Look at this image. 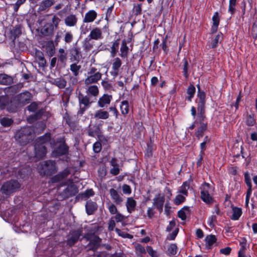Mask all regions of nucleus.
Listing matches in <instances>:
<instances>
[{"label": "nucleus", "instance_id": "1", "mask_svg": "<svg viewBox=\"0 0 257 257\" xmlns=\"http://www.w3.org/2000/svg\"><path fill=\"white\" fill-rule=\"evenodd\" d=\"M12 98L13 104L9 106V109L10 111L16 112L18 108L30 103L31 94L29 92L26 91L16 95Z\"/></svg>", "mask_w": 257, "mask_h": 257}, {"label": "nucleus", "instance_id": "2", "mask_svg": "<svg viewBox=\"0 0 257 257\" xmlns=\"http://www.w3.org/2000/svg\"><path fill=\"white\" fill-rule=\"evenodd\" d=\"M34 138V131L31 126H26L17 131L15 139L21 145H25L32 141Z\"/></svg>", "mask_w": 257, "mask_h": 257}, {"label": "nucleus", "instance_id": "3", "mask_svg": "<svg viewBox=\"0 0 257 257\" xmlns=\"http://www.w3.org/2000/svg\"><path fill=\"white\" fill-rule=\"evenodd\" d=\"M77 98L79 108L77 114L79 116H82L85 111L90 107L93 101L91 100L88 95H84L81 92L77 94Z\"/></svg>", "mask_w": 257, "mask_h": 257}, {"label": "nucleus", "instance_id": "4", "mask_svg": "<svg viewBox=\"0 0 257 257\" xmlns=\"http://www.w3.org/2000/svg\"><path fill=\"white\" fill-rule=\"evenodd\" d=\"M38 169L41 175L46 176H51L57 171L56 163L52 160L41 162L38 166Z\"/></svg>", "mask_w": 257, "mask_h": 257}, {"label": "nucleus", "instance_id": "5", "mask_svg": "<svg viewBox=\"0 0 257 257\" xmlns=\"http://www.w3.org/2000/svg\"><path fill=\"white\" fill-rule=\"evenodd\" d=\"M20 187V184L17 180H12L5 183L1 188L3 194L9 195Z\"/></svg>", "mask_w": 257, "mask_h": 257}, {"label": "nucleus", "instance_id": "6", "mask_svg": "<svg viewBox=\"0 0 257 257\" xmlns=\"http://www.w3.org/2000/svg\"><path fill=\"white\" fill-rule=\"evenodd\" d=\"M201 190V198L207 204H211L213 202V198L210 194L211 188L208 183H204L200 188Z\"/></svg>", "mask_w": 257, "mask_h": 257}, {"label": "nucleus", "instance_id": "7", "mask_svg": "<svg viewBox=\"0 0 257 257\" xmlns=\"http://www.w3.org/2000/svg\"><path fill=\"white\" fill-rule=\"evenodd\" d=\"M59 142V145L56 147L52 152V154L55 157L65 155L68 154L69 151V147L65 143L64 138H60Z\"/></svg>", "mask_w": 257, "mask_h": 257}, {"label": "nucleus", "instance_id": "8", "mask_svg": "<svg viewBox=\"0 0 257 257\" xmlns=\"http://www.w3.org/2000/svg\"><path fill=\"white\" fill-rule=\"evenodd\" d=\"M81 235L82 230L81 229L74 230L70 231L67 240V244L69 246L73 245L77 242Z\"/></svg>", "mask_w": 257, "mask_h": 257}, {"label": "nucleus", "instance_id": "9", "mask_svg": "<svg viewBox=\"0 0 257 257\" xmlns=\"http://www.w3.org/2000/svg\"><path fill=\"white\" fill-rule=\"evenodd\" d=\"M70 60L72 62L78 63L81 58V53L80 49L74 47L69 50Z\"/></svg>", "mask_w": 257, "mask_h": 257}, {"label": "nucleus", "instance_id": "10", "mask_svg": "<svg viewBox=\"0 0 257 257\" xmlns=\"http://www.w3.org/2000/svg\"><path fill=\"white\" fill-rule=\"evenodd\" d=\"M102 74L97 73L93 74H87V77L84 80V84L85 86H88L92 84L96 83L101 79Z\"/></svg>", "mask_w": 257, "mask_h": 257}, {"label": "nucleus", "instance_id": "11", "mask_svg": "<svg viewBox=\"0 0 257 257\" xmlns=\"http://www.w3.org/2000/svg\"><path fill=\"white\" fill-rule=\"evenodd\" d=\"M153 201V205L155 206L160 212H162L165 202L164 195L159 193L156 195Z\"/></svg>", "mask_w": 257, "mask_h": 257}, {"label": "nucleus", "instance_id": "12", "mask_svg": "<svg viewBox=\"0 0 257 257\" xmlns=\"http://www.w3.org/2000/svg\"><path fill=\"white\" fill-rule=\"evenodd\" d=\"M90 40H99L103 38L102 30L98 27H93L88 35Z\"/></svg>", "mask_w": 257, "mask_h": 257}, {"label": "nucleus", "instance_id": "13", "mask_svg": "<svg viewBox=\"0 0 257 257\" xmlns=\"http://www.w3.org/2000/svg\"><path fill=\"white\" fill-rule=\"evenodd\" d=\"M13 104L12 98L10 99L8 96H0V109L1 110L7 109V111L9 112H14L9 110V107Z\"/></svg>", "mask_w": 257, "mask_h": 257}, {"label": "nucleus", "instance_id": "14", "mask_svg": "<svg viewBox=\"0 0 257 257\" xmlns=\"http://www.w3.org/2000/svg\"><path fill=\"white\" fill-rule=\"evenodd\" d=\"M109 163L112 167L110 169V173L113 176H116L119 174L121 169L118 163V160L115 158H112Z\"/></svg>", "mask_w": 257, "mask_h": 257}, {"label": "nucleus", "instance_id": "15", "mask_svg": "<svg viewBox=\"0 0 257 257\" xmlns=\"http://www.w3.org/2000/svg\"><path fill=\"white\" fill-rule=\"evenodd\" d=\"M109 193L113 202L117 205H121L123 199L122 197V194H119L118 192L114 189L111 188L109 190Z\"/></svg>", "mask_w": 257, "mask_h": 257}, {"label": "nucleus", "instance_id": "16", "mask_svg": "<svg viewBox=\"0 0 257 257\" xmlns=\"http://www.w3.org/2000/svg\"><path fill=\"white\" fill-rule=\"evenodd\" d=\"M101 242V238H100L98 236H94L87 245V250H92L95 251L99 247Z\"/></svg>", "mask_w": 257, "mask_h": 257}, {"label": "nucleus", "instance_id": "17", "mask_svg": "<svg viewBox=\"0 0 257 257\" xmlns=\"http://www.w3.org/2000/svg\"><path fill=\"white\" fill-rule=\"evenodd\" d=\"M112 99V96L107 94H104L100 97L97 102L98 106L100 107H107Z\"/></svg>", "mask_w": 257, "mask_h": 257}, {"label": "nucleus", "instance_id": "18", "mask_svg": "<svg viewBox=\"0 0 257 257\" xmlns=\"http://www.w3.org/2000/svg\"><path fill=\"white\" fill-rule=\"evenodd\" d=\"M121 64L122 62L119 58L116 57L113 59L112 64V71L110 72L111 75L114 77H116L118 75L119 69L121 67Z\"/></svg>", "mask_w": 257, "mask_h": 257}, {"label": "nucleus", "instance_id": "19", "mask_svg": "<svg viewBox=\"0 0 257 257\" xmlns=\"http://www.w3.org/2000/svg\"><path fill=\"white\" fill-rule=\"evenodd\" d=\"M98 205L97 203L91 200H88L85 204V209L86 213L88 215L93 214L94 212L97 210Z\"/></svg>", "mask_w": 257, "mask_h": 257}, {"label": "nucleus", "instance_id": "20", "mask_svg": "<svg viewBox=\"0 0 257 257\" xmlns=\"http://www.w3.org/2000/svg\"><path fill=\"white\" fill-rule=\"evenodd\" d=\"M70 174V170L68 168H66L62 172H60L52 177L51 181L52 183H57L66 178Z\"/></svg>", "mask_w": 257, "mask_h": 257}, {"label": "nucleus", "instance_id": "21", "mask_svg": "<svg viewBox=\"0 0 257 257\" xmlns=\"http://www.w3.org/2000/svg\"><path fill=\"white\" fill-rule=\"evenodd\" d=\"M97 17V13L96 11L93 10H89L85 14L83 22L85 23H92L96 19Z\"/></svg>", "mask_w": 257, "mask_h": 257}, {"label": "nucleus", "instance_id": "22", "mask_svg": "<svg viewBox=\"0 0 257 257\" xmlns=\"http://www.w3.org/2000/svg\"><path fill=\"white\" fill-rule=\"evenodd\" d=\"M50 140L51 134L50 133H46L36 140L35 146H45V144L49 143Z\"/></svg>", "mask_w": 257, "mask_h": 257}, {"label": "nucleus", "instance_id": "23", "mask_svg": "<svg viewBox=\"0 0 257 257\" xmlns=\"http://www.w3.org/2000/svg\"><path fill=\"white\" fill-rule=\"evenodd\" d=\"M87 133L88 136L92 137H95V136L99 137L101 135L100 128L98 125H89L87 130Z\"/></svg>", "mask_w": 257, "mask_h": 257}, {"label": "nucleus", "instance_id": "24", "mask_svg": "<svg viewBox=\"0 0 257 257\" xmlns=\"http://www.w3.org/2000/svg\"><path fill=\"white\" fill-rule=\"evenodd\" d=\"M54 26L51 23L46 24L42 28L41 34L46 36H52L54 33Z\"/></svg>", "mask_w": 257, "mask_h": 257}, {"label": "nucleus", "instance_id": "25", "mask_svg": "<svg viewBox=\"0 0 257 257\" xmlns=\"http://www.w3.org/2000/svg\"><path fill=\"white\" fill-rule=\"evenodd\" d=\"M86 95L90 96L97 97L99 94V89L97 85H90L86 86Z\"/></svg>", "mask_w": 257, "mask_h": 257}, {"label": "nucleus", "instance_id": "26", "mask_svg": "<svg viewBox=\"0 0 257 257\" xmlns=\"http://www.w3.org/2000/svg\"><path fill=\"white\" fill-rule=\"evenodd\" d=\"M35 157L38 159H42L47 154V149L45 146H34Z\"/></svg>", "mask_w": 257, "mask_h": 257}, {"label": "nucleus", "instance_id": "27", "mask_svg": "<svg viewBox=\"0 0 257 257\" xmlns=\"http://www.w3.org/2000/svg\"><path fill=\"white\" fill-rule=\"evenodd\" d=\"M35 59L38 62L39 67H44L46 66V60L44 58L43 53L40 50H36Z\"/></svg>", "mask_w": 257, "mask_h": 257}, {"label": "nucleus", "instance_id": "28", "mask_svg": "<svg viewBox=\"0 0 257 257\" xmlns=\"http://www.w3.org/2000/svg\"><path fill=\"white\" fill-rule=\"evenodd\" d=\"M78 192V189L74 185H70L64 190L63 195L66 197L73 196Z\"/></svg>", "mask_w": 257, "mask_h": 257}, {"label": "nucleus", "instance_id": "29", "mask_svg": "<svg viewBox=\"0 0 257 257\" xmlns=\"http://www.w3.org/2000/svg\"><path fill=\"white\" fill-rule=\"evenodd\" d=\"M55 3L54 0H43L40 3L39 8L38 9V12H43L47 9H48Z\"/></svg>", "mask_w": 257, "mask_h": 257}, {"label": "nucleus", "instance_id": "30", "mask_svg": "<svg viewBox=\"0 0 257 257\" xmlns=\"http://www.w3.org/2000/svg\"><path fill=\"white\" fill-rule=\"evenodd\" d=\"M78 19L76 15L70 14L66 17L64 19L65 25L68 27H74L77 23Z\"/></svg>", "mask_w": 257, "mask_h": 257}, {"label": "nucleus", "instance_id": "31", "mask_svg": "<svg viewBox=\"0 0 257 257\" xmlns=\"http://www.w3.org/2000/svg\"><path fill=\"white\" fill-rule=\"evenodd\" d=\"M13 83V78L12 76L5 73L0 74V84L10 85Z\"/></svg>", "mask_w": 257, "mask_h": 257}, {"label": "nucleus", "instance_id": "32", "mask_svg": "<svg viewBox=\"0 0 257 257\" xmlns=\"http://www.w3.org/2000/svg\"><path fill=\"white\" fill-rule=\"evenodd\" d=\"M213 25L211 27V31L212 33L217 32L219 24L220 18L218 12H215L212 17Z\"/></svg>", "mask_w": 257, "mask_h": 257}, {"label": "nucleus", "instance_id": "33", "mask_svg": "<svg viewBox=\"0 0 257 257\" xmlns=\"http://www.w3.org/2000/svg\"><path fill=\"white\" fill-rule=\"evenodd\" d=\"M217 238L214 235H208L205 238V245L207 249H211L214 243H216Z\"/></svg>", "mask_w": 257, "mask_h": 257}, {"label": "nucleus", "instance_id": "34", "mask_svg": "<svg viewBox=\"0 0 257 257\" xmlns=\"http://www.w3.org/2000/svg\"><path fill=\"white\" fill-rule=\"evenodd\" d=\"M129 42V41L127 42L125 39L123 40L122 41L120 48V54H119L120 56L122 58H126L127 57L129 48L127 46V43Z\"/></svg>", "mask_w": 257, "mask_h": 257}, {"label": "nucleus", "instance_id": "35", "mask_svg": "<svg viewBox=\"0 0 257 257\" xmlns=\"http://www.w3.org/2000/svg\"><path fill=\"white\" fill-rule=\"evenodd\" d=\"M120 110L121 114L125 116L130 111V104L127 100H123L120 104Z\"/></svg>", "mask_w": 257, "mask_h": 257}, {"label": "nucleus", "instance_id": "36", "mask_svg": "<svg viewBox=\"0 0 257 257\" xmlns=\"http://www.w3.org/2000/svg\"><path fill=\"white\" fill-rule=\"evenodd\" d=\"M136 204V201L132 197L127 198L126 206L127 210L129 213H132L135 211Z\"/></svg>", "mask_w": 257, "mask_h": 257}, {"label": "nucleus", "instance_id": "37", "mask_svg": "<svg viewBox=\"0 0 257 257\" xmlns=\"http://www.w3.org/2000/svg\"><path fill=\"white\" fill-rule=\"evenodd\" d=\"M52 83L60 89H62L65 87L66 86L67 82L65 79L63 78H57L54 79L52 81Z\"/></svg>", "mask_w": 257, "mask_h": 257}, {"label": "nucleus", "instance_id": "38", "mask_svg": "<svg viewBox=\"0 0 257 257\" xmlns=\"http://www.w3.org/2000/svg\"><path fill=\"white\" fill-rule=\"evenodd\" d=\"M198 89L197 96L199 99L198 103H206L205 97L206 94L204 91L201 90L200 86L199 84L197 85Z\"/></svg>", "mask_w": 257, "mask_h": 257}, {"label": "nucleus", "instance_id": "39", "mask_svg": "<svg viewBox=\"0 0 257 257\" xmlns=\"http://www.w3.org/2000/svg\"><path fill=\"white\" fill-rule=\"evenodd\" d=\"M109 116V113L102 109L96 111L94 114V117L98 119H106Z\"/></svg>", "mask_w": 257, "mask_h": 257}, {"label": "nucleus", "instance_id": "40", "mask_svg": "<svg viewBox=\"0 0 257 257\" xmlns=\"http://www.w3.org/2000/svg\"><path fill=\"white\" fill-rule=\"evenodd\" d=\"M232 210V215L231 219L233 220H238L242 214V209L237 207H233Z\"/></svg>", "mask_w": 257, "mask_h": 257}, {"label": "nucleus", "instance_id": "41", "mask_svg": "<svg viewBox=\"0 0 257 257\" xmlns=\"http://www.w3.org/2000/svg\"><path fill=\"white\" fill-rule=\"evenodd\" d=\"M190 181H186L183 182L179 189V192L187 196L188 195V190L190 188Z\"/></svg>", "mask_w": 257, "mask_h": 257}, {"label": "nucleus", "instance_id": "42", "mask_svg": "<svg viewBox=\"0 0 257 257\" xmlns=\"http://www.w3.org/2000/svg\"><path fill=\"white\" fill-rule=\"evenodd\" d=\"M78 63L74 62L70 65V70L72 72L73 75L79 76L80 72L81 65H78Z\"/></svg>", "mask_w": 257, "mask_h": 257}, {"label": "nucleus", "instance_id": "43", "mask_svg": "<svg viewBox=\"0 0 257 257\" xmlns=\"http://www.w3.org/2000/svg\"><path fill=\"white\" fill-rule=\"evenodd\" d=\"M200 125L199 127L195 133V136L198 139H200L203 136L204 133L207 128V124H202Z\"/></svg>", "mask_w": 257, "mask_h": 257}, {"label": "nucleus", "instance_id": "44", "mask_svg": "<svg viewBox=\"0 0 257 257\" xmlns=\"http://www.w3.org/2000/svg\"><path fill=\"white\" fill-rule=\"evenodd\" d=\"M254 117V114H246L245 122L247 126H252L256 123V120Z\"/></svg>", "mask_w": 257, "mask_h": 257}, {"label": "nucleus", "instance_id": "45", "mask_svg": "<svg viewBox=\"0 0 257 257\" xmlns=\"http://www.w3.org/2000/svg\"><path fill=\"white\" fill-rule=\"evenodd\" d=\"M46 53L49 56L52 57L55 53V47L53 42H48L46 45Z\"/></svg>", "mask_w": 257, "mask_h": 257}, {"label": "nucleus", "instance_id": "46", "mask_svg": "<svg viewBox=\"0 0 257 257\" xmlns=\"http://www.w3.org/2000/svg\"><path fill=\"white\" fill-rule=\"evenodd\" d=\"M195 91V87L193 85L190 84L187 90V93L188 96H187L186 99L188 101H191L192 98L194 97Z\"/></svg>", "mask_w": 257, "mask_h": 257}, {"label": "nucleus", "instance_id": "47", "mask_svg": "<svg viewBox=\"0 0 257 257\" xmlns=\"http://www.w3.org/2000/svg\"><path fill=\"white\" fill-rule=\"evenodd\" d=\"M14 122L13 120L9 117H4L0 118V123L4 127H9Z\"/></svg>", "mask_w": 257, "mask_h": 257}, {"label": "nucleus", "instance_id": "48", "mask_svg": "<svg viewBox=\"0 0 257 257\" xmlns=\"http://www.w3.org/2000/svg\"><path fill=\"white\" fill-rule=\"evenodd\" d=\"M119 44V40L117 39L112 44L111 47L110 54L112 57H114L117 52Z\"/></svg>", "mask_w": 257, "mask_h": 257}, {"label": "nucleus", "instance_id": "49", "mask_svg": "<svg viewBox=\"0 0 257 257\" xmlns=\"http://www.w3.org/2000/svg\"><path fill=\"white\" fill-rule=\"evenodd\" d=\"M177 249L178 248L177 245L175 243H172L168 247L167 253L170 256L174 255L177 253Z\"/></svg>", "mask_w": 257, "mask_h": 257}, {"label": "nucleus", "instance_id": "50", "mask_svg": "<svg viewBox=\"0 0 257 257\" xmlns=\"http://www.w3.org/2000/svg\"><path fill=\"white\" fill-rule=\"evenodd\" d=\"M244 181L248 187L247 191L252 192V184L248 172H245L244 173Z\"/></svg>", "mask_w": 257, "mask_h": 257}, {"label": "nucleus", "instance_id": "51", "mask_svg": "<svg viewBox=\"0 0 257 257\" xmlns=\"http://www.w3.org/2000/svg\"><path fill=\"white\" fill-rule=\"evenodd\" d=\"M237 0H229L228 12L231 15H233L235 12V6Z\"/></svg>", "mask_w": 257, "mask_h": 257}, {"label": "nucleus", "instance_id": "52", "mask_svg": "<svg viewBox=\"0 0 257 257\" xmlns=\"http://www.w3.org/2000/svg\"><path fill=\"white\" fill-rule=\"evenodd\" d=\"M197 119H198V123L200 124H207V122L206 121V117L205 116V113H198Z\"/></svg>", "mask_w": 257, "mask_h": 257}, {"label": "nucleus", "instance_id": "53", "mask_svg": "<svg viewBox=\"0 0 257 257\" xmlns=\"http://www.w3.org/2000/svg\"><path fill=\"white\" fill-rule=\"evenodd\" d=\"M183 75L185 77V78H188L189 76V73L188 72V68H189V65L188 61L186 58H184L183 59Z\"/></svg>", "mask_w": 257, "mask_h": 257}, {"label": "nucleus", "instance_id": "54", "mask_svg": "<svg viewBox=\"0 0 257 257\" xmlns=\"http://www.w3.org/2000/svg\"><path fill=\"white\" fill-rule=\"evenodd\" d=\"M185 200V197L181 194L177 195L174 200V203L176 205H179L184 202Z\"/></svg>", "mask_w": 257, "mask_h": 257}, {"label": "nucleus", "instance_id": "55", "mask_svg": "<svg viewBox=\"0 0 257 257\" xmlns=\"http://www.w3.org/2000/svg\"><path fill=\"white\" fill-rule=\"evenodd\" d=\"M221 37V34L217 35L211 43V48H215L218 46V43Z\"/></svg>", "mask_w": 257, "mask_h": 257}, {"label": "nucleus", "instance_id": "56", "mask_svg": "<svg viewBox=\"0 0 257 257\" xmlns=\"http://www.w3.org/2000/svg\"><path fill=\"white\" fill-rule=\"evenodd\" d=\"M115 231L119 236H120L123 238H131L133 237L132 235H130V234L127 233L125 232H123L120 229H119L117 228H116L115 229Z\"/></svg>", "mask_w": 257, "mask_h": 257}, {"label": "nucleus", "instance_id": "57", "mask_svg": "<svg viewBox=\"0 0 257 257\" xmlns=\"http://www.w3.org/2000/svg\"><path fill=\"white\" fill-rule=\"evenodd\" d=\"M94 194L92 189H88L84 192L81 193V196L82 198H88L90 196H93Z\"/></svg>", "mask_w": 257, "mask_h": 257}, {"label": "nucleus", "instance_id": "58", "mask_svg": "<svg viewBox=\"0 0 257 257\" xmlns=\"http://www.w3.org/2000/svg\"><path fill=\"white\" fill-rule=\"evenodd\" d=\"M102 149V145L100 142H96L93 145V150L95 153H99Z\"/></svg>", "mask_w": 257, "mask_h": 257}, {"label": "nucleus", "instance_id": "59", "mask_svg": "<svg viewBox=\"0 0 257 257\" xmlns=\"http://www.w3.org/2000/svg\"><path fill=\"white\" fill-rule=\"evenodd\" d=\"M216 222V216L212 215L208 218V223L210 227H214Z\"/></svg>", "mask_w": 257, "mask_h": 257}, {"label": "nucleus", "instance_id": "60", "mask_svg": "<svg viewBox=\"0 0 257 257\" xmlns=\"http://www.w3.org/2000/svg\"><path fill=\"white\" fill-rule=\"evenodd\" d=\"M146 250L149 255L152 257H158V255L157 251L153 249L151 246H147Z\"/></svg>", "mask_w": 257, "mask_h": 257}, {"label": "nucleus", "instance_id": "61", "mask_svg": "<svg viewBox=\"0 0 257 257\" xmlns=\"http://www.w3.org/2000/svg\"><path fill=\"white\" fill-rule=\"evenodd\" d=\"M73 39V36L70 32H67L64 36V41L66 43H71Z\"/></svg>", "mask_w": 257, "mask_h": 257}, {"label": "nucleus", "instance_id": "62", "mask_svg": "<svg viewBox=\"0 0 257 257\" xmlns=\"http://www.w3.org/2000/svg\"><path fill=\"white\" fill-rule=\"evenodd\" d=\"M179 229L176 228L171 233H170L167 237V239L169 240H174L178 233Z\"/></svg>", "mask_w": 257, "mask_h": 257}, {"label": "nucleus", "instance_id": "63", "mask_svg": "<svg viewBox=\"0 0 257 257\" xmlns=\"http://www.w3.org/2000/svg\"><path fill=\"white\" fill-rule=\"evenodd\" d=\"M101 85L106 90H110L112 89V85L108 81L102 80L101 82Z\"/></svg>", "mask_w": 257, "mask_h": 257}, {"label": "nucleus", "instance_id": "64", "mask_svg": "<svg viewBox=\"0 0 257 257\" xmlns=\"http://www.w3.org/2000/svg\"><path fill=\"white\" fill-rule=\"evenodd\" d=\"M154 149V147L152 143L147 145V153L146 155L150 157L152 156V152Z\"/></svg>", "mask_w": 257, "mask_h": 257}]
</instances>
